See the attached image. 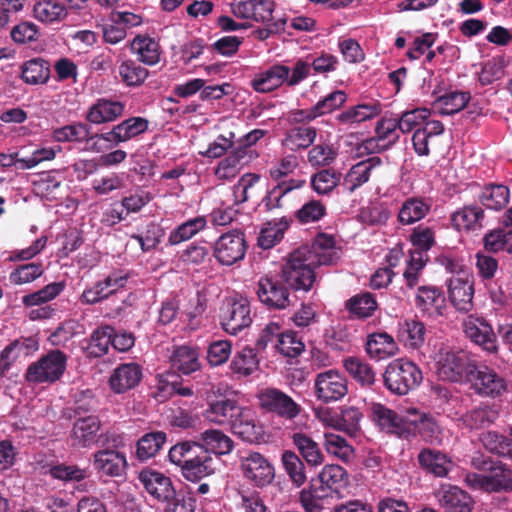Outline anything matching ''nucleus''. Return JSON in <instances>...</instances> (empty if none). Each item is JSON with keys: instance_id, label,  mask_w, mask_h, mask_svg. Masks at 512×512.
<instances>
[{"instance_id": "obj_57", "label": "nucleus", "mask_w": 512, "mask_h": 512, "mask_svg": "<svg viewBox=\"0 0 512 512\" xmlns=\"http://www.w3.org/2000/svg\"><path fill=\"white\" fill-rule=\"evenodd\" d=\"M207 221L204 216H197L189 219L173 229L168 237L170 245H178L184 241L191 239L198 232L205 229Z\"/></svg>"}, {"instance_id": "obj_13", "label": "nucleus", "mask_w": 512, "mask_h": 512, "mask_svg": "<svg viewBox=\"0 0 512 512\" xmlns=\"http://www.w3.org/2000/svg\"><path fill=\"white\" fill-rule=\"evenodd\" d=\"M468 383L476 394L483 397L496 398L507 390L505 379L486 365H477Z\"/></svg>"}, {"instance_id": "obj_53", "label": "nucleus", "mask_w": 512, "mask_h": 512, "mask_svg": "<svg viewBox=\"0 0 512 512\" xmlns=\"http://www.w3.org/2000/svg\"><path fill=\"white\" fill-rule=\"evenodd\" d=\"M311 253L316 255L318 265L331 264L338 258V249L335 247V238L332 235L320 233L316 236Z\"/></svg>"}, {"instance_id": "obj_64", "label": "nucleus", "mask_w": 512, "mask_h": 512, "mask_svg": "<svg viewBox=\"0 0 512 512\" xmlns=\"http://www.w3.org/2000/svg\"><path fill=\"white\" fill-rule=\"evenodd\" d=\"M483 241L487 251L498 252L505 250L512 253V230H493L485 235Z\"/></svg>"}, {"instance_id": "obj_34", "label": "nucleus", "mask_w": 512, "mask_h": 512, "mask_svg": "<svg viewBox=\"0 0 512 512\" xmlns=\"http://www.w3.org/2000/svg\"><path fill=\"white\" fill-rule=\"evenodd\" d=\"M499 417L496 405L480 404L467 411L460 418L464 427L470 430H479L489 427Z\"/></svg>"}, {"instance_id": "obj_54", "label": "nucleus", "mask_w": 512, "mask_h": 512, "mask_svg": "<svg viewBox=\"0 0 512 512\" xmlns=\"http://www.w3.org/2000/svg\"><path fill=\"white\" fill-rule=\"evenodd\" d=\"M33 14L43 23L60 22L66 18L67 9L55 0H39L33 7Z\"/></svg>"}, {"instance_id": "obj_19", "label": "nucleus", "mask_w": 512, "mask_h": 512, "mask_svg": "<svg viewBox=\"0 0 512 512\" xmlns=\"http://www.w3.org/2000/svg\"><path fill=\"white\" fill-rule=\"evenodd\" d=\"M94 470L108 477H123L127 470V460L124 453L115 449H102L93 454Z\"/></svg>"}, {"instance_id": "obj_1", "label": "nucleus", "mask_w": 512, "mask_h": 512, "mask_svg": "<svg viewBox=\"0 0 512 512\" xmlns=\"http://www.w3.org/2000/svg\"><path fill=\"white\" fill-rule=\"evenodd\" d=\"M168 457L180 467L183 478L193 483L213 475L216 470L214 458L200 442H179L170 448Z\"/></svg>"}, {"instance_id": "obj_43", "label": "nucleus", "mask_w": 512, "mask_h": 512, "mask_svg": "<svg viewBox=\"0 0 512 512\" xmlns=\"http://www.w3.org/2000/svg\"><path fill=\"white\" fill-rule=\"evenodd\" d=\"M167 441V434L163 431H152L140 437L136 444L135 455L141 462L155 457Z\"/></svg>"}, {"instance_id": "obj_27", "label": "nucleus", "mask_w": 512, "mask_h": 512, "mask_svg": "<svg viewBox=\"0 0 512 512\" xmlns=\"http://www.w3.org/2000/svg\"><path fill=\"white\" fill-rule=\"evenodd\" d=\"M417 461L423 471L440 478L446 477L453 466L451 459L445 453L432 448L422 449L417 456Z\"/></svg>"}, {"instance_id": "obj_8", "label": "nucleus", "mask_w": 512, "mask_h": 512, "mask_svg": "<svg viewBox=\"0 0 512 512\" xmlns=\"http://www.w3.org/2000/svg\"><path fill=\"white\" fill-rule=\"evenodd\" d=\"M248 249L245 234L232 230L222 234L213 245V256L221 265L231 266L244 259Z\"/></svg>"}, {"instance_id": "obj_10", "label": "nucleus", "mask_w": 512, "mask_h": 512, "mask_svg": "<svg viewBox=\"0 0 512 512\" xmlns=\"http://www.w3.org/2000/svg\"><path fill=\"white\" fill-rule=\"evenodd\" d=\"M314 392L316 398L323 403L336 402L348 393L347 379L336 369L318 373L314 379Z\"/></svg>"}, {"instance_id": "obj_47", "label": "nucleus", "mask_w": 512, "mask_h": 512, "mask_svg": "<svg viewBox=\"0 0 512 512\" xmlns=\"http://www.w3.org/2000/svg\"><path fill=\"white\" fill-rule=\"evenodd\" d=\"M52 138L59 143L88 142L90 139L96 138L90 136V126L82 122H73L71 124L53 129Z\"/></svg>"}, {"instance_id": "obj_42", "label": "nucleus", "mask_w": 512, "mask_h": 512, "mask_svg": "<svg viewBox=\"0 0 512 512\" xmlns=\"http://www.w3.org/2000/svg\"><path fill=\"white\" fill-rule=\"evenodd\" d=\"M292 218L282 216L279 220L269 221L261 229L258 237V245L262 249H270L278 244L284 237L286 230L292 223Z\"/></svg>"}, {"instance_id": "obj_37", "label": "nucleus", "mask_w": 512, "mask_h": 512, "mask_svg": "<svg viewBox=\"0 0 512 512\" xmlns=\"http://www.w3.org/2000/svg\"><path fill=\"white\" fill-rule=\"evenodd\" d=\"M306 181L302 179L291 178L277 183L269 190L262 199V205L267 212H273L277 209H283V198L294 189H300L305 185Z\"/></svg>"}, {"instance_id": "obj_39", "label": "nucleus", "mask_w": 512, "mask_h": 512, "mask_svg": "<svg viewBox=\"0 0 512 512\" xmlns=\"http://www.w3.org/2000/svg\"><path fill=\"white\" fill-rule=\"evenodd\" d=\"M317 129L309 125H295L288 129L282 141L283 146L291 151L305 150L315 141Z\"/></svg>"}, {"instance_id": "obj_44", "label": "nucleus", "mask_w": 512, "mask_h": 512, "mask_svg": "<svg viewBox=\"0 0 512 512\" xmlns=\"http://www.w3.org/2000/svg\"><path fill=\"white\" fill-rule=\"evenodd\" d=\"M362 419L363 413L358 407L345 405L341 407L340 414L332 419V426L355 437L361 430Z\"/></svg>"}, {"instance_id": "obj_40", "label": "nucleus", "mask_w": 512, "mask_h": 512, "mask_svg": "<svg viewBox=\"0 0 512 512\" xmlns=\"http://www.w3.org/2000/svg\"><path fill=\"white\" fill-rule=\"evenodd\" d=\"M484 210L477 205H467L451 216L452 225L457 230L475 231L483 227Z\"/></svg>"}, {"instance_id": "obj_63", "label": "nucleus", "mask_w": 512, "mask_h": 512, "mask_svg": "<svg viewBox=\"0 0 512 512\" xmlns=\"http://www.w3.org/2000/svg\"><path fill=\"white\" fill-rule=\"evenodd\" d=\"M119 75L127 86H140L149 75L146 68L133 60H125L119 66Z\"/></svg>"}, {"instance_id": "obj_46", "label": "nucleus", "mask_w": 512, "mask_h": 512, "mask_svg": "<svg viewBox=\"0 0 512 512\" xmlns=\"http://www.w3.org/2000/svg\"><path fill=\"white\" fill-rule=\"evenodd\" d=\"M200 445L208 452L216 455H227L234 448L233 440L224 432L217 429H208L200 434Z\"/></svg>"}, {"instance_id": "obj_48", "label": "nucleus", "mask_w": 512, "mask_h": 512, "mask_svg": "<svg viewBox=\"0 0 512 512\" xmlns=\"http://www.w3.org/2000/svg\"><path fill=\"white\" fill-rule=\"evenodd\" d=\"M509 197L510 191L507 186L494 183L485 185L478 195L483 206L496 211L506 207Z\"/></svg>"}, {"instance_id": "obj_29", "label": "nucleus", "mask_w": 512, "mask_h": 512, "mask_svg": "<svg viewBox=\"0 0 512 512\" xmlns=\"http://www.w3.org/2000/svg\"><path fill=\"white\" fill-rule=\"evenodd\" d=\"M199 357L200 351L197 347L180 345L174 347L169 357V361L171 367L175 371L183 375H190L193 372L200 370L201 363Z\"/></svg>"}, {"instance_id": "obj_3", "label": "nucleus", "mask_w": 512, "mask_h": 512, "mask_svg": "<svg viewBox=\"0 0 512 512\" xmlns=\"http://www.w3.org/2000/svg\"><path fill=\"white\" fill-rule=\"evenodd\" d=\"M382 377L383 384L390 393L404 396L422 383L423 373L413 361L398 358L386 366Z\"/></svg>"}, {"instance_id": "obj_7", "label": "nucleus", "mask_w": 512, "mask_h": 512, "mask_svg": "<svg viewBox=\"0 0 512 512\" xmlns=\"http://www.w3.org/2000/svg\"><path fill=\"white\" fill-rule=\"evenodd\" d=\"M279 275L266 274L259 278L255 289L257 298L270 310H283L290 306V292Z\"/></svg>"}, {"instance_id": "obj_50", "label": "nucleus", "mask_w": 512, "mask_h": 512, "mask_svg": "<svg viewBox=\"0 0 512 512\" xmlns=\"http://www.w3.org/2000/svg\"><path fill=\"white\" fill-rule=\"evenodd\" d=\"M258 367L259 359L257 354L253 348L248 346L236 352L230 362V369L238 378L251 375Z\"/></svg>"}, {"instance_id": "obj_32", "label": "nucleus", "mask_w": 512, "mask_h": 512, "mask_svg": "<svg viewBox=\"0 0 512 512\" xmlns=\"http://www.w3.org/2000/svg\"><path fill=\"white\" fill-rule=\"evenodd\" d=\"M294 447L298 450L300 458L310 467H317L324 463L325 456L319 444L308 434L296 432L291 436Z\"/></svg>"}, {"instance_id": "obj_60", "label": "nucleus", "mask_w": 512, "mask_h": 512, "mask_svg": "<svg viewBox=\"0 0 512 512\" xmlns=\"http://www.w3.org/2000/svg\"><path fill=\"white\" fill-rule=\"evenodd\" d=\"M488 476L491 492H512V470L507 464L496 461Z\"/></svg>"}, {"instance_id": "obj_4", "label": "nucleus", "mask_w": 512, "mask_h": 512, "mask_svg": "<svg viewBox=\"0 0 512 512\" xmlns=\"http://www.w3.org/2000/svg\"><path fill=\"white\" fill-rule=\"evenodd\" d=\"M67 355L58 349L50 350L28 365L24 378L28 383H55L67 367Z\"/></svg>"}, {"instance_id": "obj_52", "label": "nucleus", "mask_w": 512, "mask_h": 512, "mask_svg": "<svg viewBox=\"0 0 512 512\" xmlns=\"http://www.w3.org/2000/svg\"><path fill=\"white\" fill-rule=\"evenodd\" d=\"M430 204L422 198L406 199L398 213V220L403 225L413 224L423 219L430 210Z\"/></svg>"}, {"instance_id": "obj_41", "label": "nucleus", "mask_w": 512, "mask_h": 512, "mask_svg": "<svg viewBox=\"0 0 512 512\" xmlns=\"http://www.w3.org/2000/svg\"><path fill=\"white\" fill-rule=\"evenodd\" d=\"M235 505L240 512H269L260 492L244 484L235 488Z\"/></svg>"}, {"instance_id": "obj_15", "label": "nucleus", "mask_w": 512, "mask_h": 512, "mask_svg": "<svg viewBox=\"0 0 512 512\" xmlns=\"http://www.w3.org/2000/svg\"><path fill=\"white\" fill-rule=\"evenodd\" d=\"M252 323L250 303L245 298L229 302L221 313L222 328L231 335H237Z\"/></svg>"}, {"instance_id": "obj_23", "label": "nucleus", "mask_w": 512, "mask_h": 512, "mask_svg": "<svg viewBox=\"0 0 512 512\" xmlns=\"http://www.w3.org/2000/svg\"><path fill=\"white\" fill-rule=\"evenodd\" d=\"M310 483L316 484V488L323 490L328 497H332L333 494L338 495L348 484V473L338 464H327Z\"/></svg>"}, {"instance_id": "obj_22", "label": "nucleus", "mask_w": 512, "mask_h": 512, "mask_svg": "<svg viewBox=\"0 0 512 512\" xmlns=\"http://www.w3.org/2000/svg\"><path fill=\"white\" fill-rule=\"evenodd\" d=\"M138 479L147 493L161 503L168 501L175 490L170 477L153 469L141 470Z\"/></svg>"}, {"instance_id": "obj_45", "label": "nucleus", "mask_w": 512, "mask_h": 512, "mask_svg": "<svg viewBox=\"0 0 512 512\" xmlns=\"http://www.w3.org/2000/svg\"><path fill=\"white\" fill-rule=\"evenodd\" d=\"M343 366L349 375L363 388H371L376 382L373 367L358 357L344 359Z\"/></svg>"}, {"instance_id": "obj_11", "label": "nucleus", "mask_w": 512, "mask_h": 512, "mask_svg": "<svg viewBox=\"0 0 512 512\" xmlns=\"http://www.w3.org/2000/svg\"><path fill=\"white\" fill-rule=\"evenodd\" d=\"M128 278L129 274L123 270H113L103 280L86 287L80 296V302L86 305H94L106 300L119 289L125 287Z\"/></svg>"}, {"instance_id": "obj_9", "label": "nucleus", "mask_w": 512, "mask_h": 512, "mask_svg": "<svg viewBox=\"0 0 512 512\" xmlns=\"http://www.w3.org/2000/svg\"><path fill=\"white\" fill-rule=\"evenodd\" d=\"M101 421L97 416L89 415L79 417L74 423L71 430V439L73 445L90 448L97 444L104 436L105 441H112L114 448L118 447V442L121 439L119 435L100 434Z\"/></svg>"}, {"instance_id": "obj_59", "label": "nucleus", "mask_w": 512, "mask_h": 512, "mask_svg": "<svg viewBox=\"0 0 512 512\" xmlns=\"http://www.w3.org/2000/svg\"><path fill=\"white\" fill-rule=\"evenodd\" d=\"M341 177V173L334 169H322L312 175L311 186L317 194L328 195L340 184Z\"/></svg>"}, {"instance_id": "obj_30", "label": "nucleus", "mask_w": 512, "mask_h": 512, "mask_svg": "<svg viewBox=\"0 0 512 512\" xmlns=\"http://www.w3.org/2000/svg\"><path fill=\"white\" fill-rule=\"evenodd\" d=\"M349 320H366L378 309V302L370 292H360L347 299L344 303Z\"/></svg>"}, {"instance_id": "obj_62", "label": "nucleus", "mask_w": 512, "mask_h": 512, "mask_svg": "<svg viewBox=\"0 0 512 512\" xmlns=\"http://www.w3.org/2000/svg\"><path fill=\"white\" fill-rule=\"evenodd\" d=\"M409 427L413 426L418 435L428 443H433L438 439L440 427L435 418L429 414H421L418 419H408ZM412 430V428H410Z\"/></svg>"}, {"instance_id": "obj_12", "label": "nucleus", "mask_w": 512, "mask_h": 512, "mask_svg": "<svg viewBox=\"0 0 512 512\" xmlns=\"http://www.w3.org/2000/svg\"><path fill=\"white\" fill-rule=\"evenodd\" d=\"M240 470L243 477L257 488L268 486L275 477L273 465L259 452H250L241 457Z\"/></svg>"}, {"instance_id": "obj_14", "label": "nucleus", "mask_w": 512, "mask_h": 512, "mask_svg": "<svg viewBox=\"0 0 512 512\" xmlns=\"http://www.w3.org/2000/svg\"><path fill=\"white\" fill-rule=\"evenodd\" d=\"M370 418L381 430L387 433L402 438H408L411 434L408 419L381 403L371 404Z\"/></svg>"}, {"instance_id": "obj_20", "label": "nucleus", "mask_w": 512, "mask_h": 512, "mask_svg": "<svg viewBox=\"0 0 512 512\" xmlns=\"http://www.w3.org/2000/svg\"><path fill=\"white\" fill-rule=\"evenodd\" d=\"M148 124V120L145 118L131 117L115 125L108 132L96 134L95 137L118 145L144 133L148 129Z\"/></svg>"}, {"instance_id": "obj_61", "label": "nucleus", "mask_w": 512, "mask_h": 512, "mask_svg": "<svg viewBox=\"0 0 512 512\" xmlns=\"http://www.w3.org/2000/svg\"><path fill=\"white\" fill-rule=\"evenodd\" d=\"M277 351L285 357L295 358L305 349V345L295 331H280V335L275 344Z\"/></svg>"}, {"instance_id": "obj_31", "label": "nucleus", "mask_w": 512, "mask_h": 512, "mask_svg": "<svg viewBox=\"0 0 512 512\" xmlns=\"http://www.w3.org/2000/svg\"><path fill=\"white\" fill-rule=\"evenodd\" d=\"M439 503L445 512H472V497L457 486H448L439 492Z\"/></svg>"}, {"instance_id": "obj_49", "label": "nucleus", "mask_w": 512, "mask_h": 512, "mask_svg": "<svg viewBox=\"0 0 512 512\" xmlns=\"http://www.w3.org/2000/svg\"><path fill=\"white\" fill-rule=\"evenodd\" d=\"M21 79L30 85L45 84L50 77L49 62L43 58H33L21 66Z\"/></svg>"}, {"instance_id": "obj_5", "label": "nucleus", "mask_w": 512, "mask_h": 512, "mask_svg": "<svg viewBox=\"0 0 512 512\" xmlns=\"http://www.w3.org/2000/svg\"><path fill=\"white\" fill-rule=\"evenodd\" d=\"M439 375L448 381L468 383L476 370V360L464 350H448L438 361Z\"/></svg>"}, {"instance_id": "obj_38", "label": "nucleus", "mask_w": 512, "mask_h": 512, "mask_svg": "<svg viewBox=\"0 0 512 512\" xmlns=\"http://www.w3.org/2000/svg\"><path fill=\"white\" fill-rule=\"evenodd\" d=\"M366 352L371 358L382 360L394 356L398 352V345L386 332L373 333L367 338Z\"/></svg>"}, {"instance_id": "obj_55", "label": "nucleus", "mask_w": 512, "mask_h": 512, "mask_svg": "<svg viewBox=\"0 0 512 512\" xmlns=\"http://www.w3.org/2000/svg\"><path fill=\"white\" fill-rule=\"evenodd\" d=\"M428 261L427 254L422 251H410L403 278L408 289L420 286V277Z\"/></svg>"}, {"instance_id": "obj_36", "label": "nucleus", "mask_w": 512, "mask_h": 512, "mask_svg": "<svg viewBox=\"0 0 512 512\" xmlns=\"http://www.w3.org/2000/svg\"><path fill=\"white\" fill-rule=\"evenodd\" d=\"M381 111L379 102L358 104L339 113L336 120L341 125L351 127L378 116Z\"/></svg>"}, {"instance_id": "obj_28", "label": "nucleus", "mask_w": 512, "mask_h": 512, "mask_svg": "<svg viewBox=\"0 0 512 512\" xmlns=\"http://www.w3.org/2000/svg\"><path fill=\"white\" fill-rule=\"evenodd\" d=\"M381 165L382 159L379 156H372L356 163L346 173L342 183L343 187L349 193H353L359 187L367 183L373 169Z\"/></svg>"}, {"instance_id": "obj_35", "label": "nucleus", "mask_w": 512, "mask_h": 512, "mask_svg": "<svg viewBox=\"0 0 512 512\" xmlns=\"http://www.w3.org/2000/svg\"><path fill=\"white\" fill-rule=\"evenodd\" d=\"M113 336V327L110 325H101L93 330L90 337L83 343V351L88 358H100L106 355L111 346Z\"/></svg>"}, {"instance_id": "obj_6", "label": "nucleus", "mask_w": 512, "mask_h": 512, "mask_svg": "<svg viewBox=\"0 0 512 512\" xmlns=\"http://www.w3.org/2000/svg\"><path fill=\"white\" fill-rule=\"evenodd\" d=\"M257 399L261 410L286 421L295 419L302 410L301 405L291 396L274 387L262 389L257 394Z\"/></svg>"}, {"instance_id": "obj_21", "label": "nucleus", "mask_w": 512, "mask_h": 512, "mask_svg": "<svg viewBox=\"0 0 512 512\" xmlns=\"http://www.w3.org/2000/svg\"><path fill=\"white\" fill-rule=\"evenodd\" d=\"M417 288L414 303L424 314L439 316L446 307L444 291L436 285H420Z\"/></svg>"}, {"instance_id": "obj_2", "label": "nucleus", "mask_w": 512, "mask_h": 512, "mask_svg": "<svg viewBox=\"0 0 512 512\" xmlns=\"http://www.w3.org/2000/svg\"><path fill=\"white\" fill-rule=\"evenodd\" d=\"M316 255L308 247L293 251L282 266L281 277L294 290L309 291L315 282Z\"/></svg>"}, {"instance_id": "obj_24", "label": "nucleus", "mask_w": 512, "mask_h": 512, "mask_svg": "<svg viewBox=\"0 0 512 512\" xmlns=\"http://www.w3.org/2000/svg\"><path fill=\"white\" fill-rule=\"evenodd\" d=\"M142 367L134 362L118 365L109 378L113 392L121 394L138 386L142 379Z\"/></svg>"}, {"instance_id": "obj_16", "label": "nucleus", "mask_w": 512, "mask_h": 512, "mask_svg": "<svg viewBox=\"0 0 512 512\" xmlns=\"http://www.w3.org/2000/svg\"><path fill=\"white\" fill-rule=\"evenodd\" d=\"M448 296L451 304L460 312L473 309L474 281L468 274L454 275L448 281Z\"/></svg>"}, {"instance_id": "obj_17", "label": "nucleus", "mask_w": 512, "mask_h": 512, "mask_svg": "<svg viewBox=\"0 0 512 512\" xmlns=\"http://www.w3.org/2000/svg\"><path fill=\"white\" fill-rule=\"evenodd\" d=\"M463 330L467 338L489 353L498 351L497 338L492 326L480 317H468L463 323Z\"/></svg>"}, {"instance_id": "obj_56", "label": "nucleus", "mask_w": 512, "mask_h": 512, "mask_svg": "<svg viewBox=\"0 0 512 512\" xmlns=\"http://www.w3.org/2000/svg\"><path fill=\"white\" fill-rule=\"evenodd\" d=\"M283 468L291 482L301 487L307 480L303 460L292 450H285L281 455Z\"/></svg>"}, {"instance_id": "obj_33", "label": "nucleus", "mask_w": 512, "mask_h": 512, "mask_svg": "<svg viewBox=\"0 0 512 512\" xmlns=\"http://www.w3.org/2000/svg\"><path fill=\"white\" fill-rule=\"evenodd\" d=\"M124 104L119 101L98 99L88 110L85 119L92 124L113 122L124 112Z\"/></svg>"}, {"instance_id": "obj_25", "label": "nucleus", "mask_w": 512, "mask_h": 512, "mask_svg": "<svg viewBox=\"0 0 512 512\" xmlns=\"http://www.w3.org/2000/svg\"><path fill=\"white\" fill-rule=\"evenodd\" d=\"M242 409L236 400L221 398L208 403L204 416L212 423L230 427Z\"/></svg>"}, {"instance_id": "obj_58", "label": "nucleus", "mask_w": 512, "mask_h": 512, "mask_svg": "<svg viewBox=\"0 0 512 512\" xmlns=\"http://www.w3.org/2000/svg\"><path fill=\"white\" fill-rule=\"evenodd\" d=\"M480 441L489 452L512 459V439L509 437L496 431H487L481 435Z\"/></svg>"}, {"instance_id": "obj_18", "label": "nucleus", "mask_w": 512, "mask_h": 512, "mask_svg": "<svg viewBox=\"0 0 512 512\" xmlns=\"http://www.w3.org/2000/svg\"><path fill=\"white\" fill-rule=\"evenodd\" d=\"M230 429L247 443L259 444L264 441V428L249 408L243 407Z\"/></svg>"}, {"instance_id": "obj_51", "label": "nucleus", "mask_w": 512, "mask_h": 512, "mask_svg": "<svg viewBox=\"0 0 512 512\" xmlns=\"http://www.w3.org/2000/svg\"><path fill=\"white\" fill-rule=\"evenodd\" d=\"M130 48L137 59L146 65H155L160 60L159 44L148 36H136Z\"/></svg>"}, {"instance_id": "obj_26", "label": "nucleus", "mask_w": 512, "mask_h": 512, "mask_svg": "<svg viewBox=\"0 0 512 512\" xmlns=\"http://www.w3.org/2000/svg\"><path fill=\"white\" fill-rule=\"evenodd\" d=\"M288 74H290V68L288 66L274 64L258 73L251 80V87L259 93L272 92L283 84L287 85Z\"/></svg>"}]
</instances>
